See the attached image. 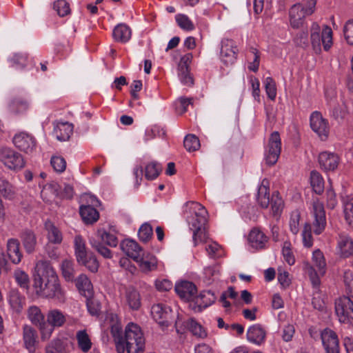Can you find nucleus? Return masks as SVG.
Wrapping results in <instances>:
<instances>
[{
  "mask_svg": "<svg viewBox=\"0 0 353 353\" xmlns=\"http://www.w3.org/2000/svg\"><path fill=\"white\" fill-rule=\"evenodd\" d=\"M35 271L32 287L36 294L43 298L63 300L64 293L58 276L50 263L39 261L36 264Z\"/></svg>",
  "mask_w": 353,
  "mask_h": 353,
  "instance_id": "1",
  "label": "nucleus"
},
{
  "mask_svg": "<svg viewBox=\"0 0 353 353\" xmlns=\"http://www.w3.org/2000/svg\"><path fill=\"white\" fill-rule=\"evenodd\" d=\"M121 326L118 321L112 325L111 332L114 337L118 353H143L145 339L141 327L134 323L125 327L124 338L120 336Z\"/></svg>",
  "mask_w": 353,
  "mask_h": 353,
  "instance_id": "2",
  "label": "nucleus"
},
{
  "mask_svg": "<svg viewBox=\"0 0 353 353\" xmlns=\"http://www.w3.org/2000/svg\"><path fill=\"white\" fill-rule=\"evenodd\" d=\"M184 216L193 231V242L194 246H196L205 239L204 226L208 221V212L199 203L189 201L185 205Z\"/></svg>",
  "mask_w": 353,
  "mask_h": 353,
  "instance_id": "3",
  "label": "nucleus"
},
{
  "mask_svg": "<svg viewBox=\"0 0 353 353\" xmlns=\"http://www.w3.org/2000/svg\"><path fill=\"white\" fill-rule=\"evenodd\" d=\"M332 30L327 26L321 29L320 26L313 23L310 28V41L313 50L316 53L321 51V44L325 51H328L332 46Z\"/></svg>",
  "mask_w": 353,
  "mask_h": 353,
  "instance_id": "4",
  "label": "nucleus"
},
{
  "mask_svg": "<svg viewBox=\"0 0 353 353\" xmlns=\"http://www.w3.org/2000/svg\"><path fill=\"white\" fill-rule=\"evenodd\" d=\"M312 265L305 264V270L309 275L310 281L314 287L320 285L319 276H323L326 272V262L324 255L319 250H316L312 253Z\"/></svg>",
  "mask_w": 353,
  "mask_h": 353,
  "instance_id": "5",
  "label": "nucleus"
},
{
  "mask_svg": "<svg viewBox=\"0 0 353 353\" xmlns=\"http://www.w3.org/2000/svg\"><path fill=\"white\" fill-rule=\"evenodd\" d=\"M335 313L341 323L353 327V301L347 296L335 301Z\"/></svg>",
  "mask_w": 353,
  "mask_h": 353,
  "instance_id": "6",
  "label": "nucleus"
},
{
  "mask_svg": "<svg viewBox=\"0 0 353 353\" xmlns=\"http://www.w3.org/2000/svg\"><path fill=\"white\" fill-rule=\"evenodd\" d=\"M0 161L7 168L12 170H20L25 165L21 154L7 147L0 148Z\"/></svg>",
  "mask_w": 353,
  "mask_h": 353,
  "instance_id": "7",
  "label": "nucleus"
},
{
  "mask_svg": "<svg viewBox=\"0 0 353 353\" xmlns=\"http://www.w3.org/2000/svg\"><path fill=\"white\" fill-rule=\"evenodd\" d=\"M172 309L163 303H157L151 308V315L162 330H165L172 323Z\"/></svg>",
  "mask_w": 353,
  "mask_h": 353,
  "instance_id": "8",
  "label": "nucleus"
},
{
  "mask_svg": "<svg viewBox=\"0 0 353 353\" xmlns=\"http://www.w3.org/2000/svg\"><path fill=\"white\" fill-rule=\"evenodd\" d=\"M281 150V141L278 132L270 134L265 148V159L268 165H274L280 156Z\"/></svg>",
  "mask_w": 353,
  "mask_h": 353,
  "instance_id": "9",
  "label": "nucleus"
},
{
  "mask_svg": "<svg viewBox=\"0 0 353 353\" xmlns=\"http://www.w3.org/2000/svg\"><path fill=\"white\" fill-rule=\"evenodd\" d=\"M310 128L322 140L325 141L330 134V125L327 119H325L318 111L313 112L310 117Z\"/></svg>",
  "mask_w": 353,
  "mask_h": 353,
  "instance_id": "10",
  "label": "nucleus"
},
{
  "mask_svg": "<svg viewBox=\"0 0 353 353\" xmlns=\"http://www.w3.org/2000/svg\"><path fill=\"white\" fill-rule=\"evenodd\" d=\"M311 213L314 218L312 222L314 232L316 234H320L325 228L326 217L323 204L319 199L313 201Z\"/></svg>",
  "mask_w": 353,
  "mask_h": 353,
  "instance_id": "11",
  "label": "nucleus"
},
{
  "mask_svg": "<svg viewBox=\"0 0 353 353\" xmlns=\"http://www.w3.org/2000/svg\"><path fill=\"white\" fill-rule=\"evenodd\" d=\"M12 141L18 149L26 153H30L36 148L37 142L34 137L25 132L16 134Z\"/></svg>",
  "mask_w": 353,
  "mask_h": 353,
  "instance_id": "12",
  "label": "nucleus"
},
{
  "mask_svg": "<svg viewBox=\"0 0 353 353\" xmlns=\"http://www.w3.org/2000/svg\"><path fill=\"white\" fill-rule=\"evenodd\" d=\"M289 23L293 29H299L305 23V17L308 14L305 12L301 3L294 4L289 10Z\"/></svg>",
  "mask_w": 353,
  "mask_h": 353,
  "instance_id": "13",
  "label": "nucleus"
},
{
  "mask_svg": "<svg viewBox=\"0 0 353 353\" xmlns=\"http://www.w3.org/2000/svg\"><path fill=\"white\" fill-rule=\"evenodd\" d=\"M138 264L140 270L148 274L155 271L158 267V260L152 253L143 251L139 255V259L135 261Z\"/></svg>",
  "mask_w": 353,
  "mask_h": 353,
  "instance_id": "14",
  "label": "nucleus"
},
{
  "mask_svg": "<svg viewBox=\"0 0 353 353\" xmlns=\"http://www.w3.org/2000/svg\"><path fill=\"white\" fill-rule=\"evenodd\" d=\"M221 59L225 65H232L236 59V50L234 41L224 39L221 41Z\"/></svg>",
  "mask_w": 353,
  "mask_h": 353,
  "instance_id": "15",
  "label": "nucleus"
},
{
  "mask_svg": "<svg viewBox=\"0 0 353 353\" xmlns=\"http://www.w3.org/2000/svg\"><path fill=\"white\" fill-rule=\"evenodd\" d=\"M321 340L327 353H339V339L334 331L324 330L321 332Z\"/></svg>",
  "mask_w": 353,
  "mask_h": 353,
  "instance_id": "16",
  "label": "nucleus"
},
{
  "mask_svg": "<svg viewBox=\"0 0 353 353\" xmlns=\"http://www.w3.org/2000/svg\"><path fill=\"white\" fill-rule=\"evenodd\" d=\"M321 169L325 171H333L337 168L339 163V157L334 152H322L318 158Z\"/></svg>",
  "mask_w": 353,
  "mask_h": 353,
  "instance_id": "17",
  "label": "nucleus"
},
{
  "mask_svg": "<svg viewBox=\"0 0 353 353\" xmlns=\"http://www.w3.org/2000/svg\"><path fill=\"white\" fill-rule=\"evenodd\" d=\"M175 291L181 299L187 301H193L196 288L192 282L182 281L176 285Z\"/></svg>",
  "mask_w": 353,
  "mask_h": 353,
  "instance_id": "18",
  "label": "nucleus"
},
{
  "mask_svg": "<svg viewBox=\"0 0 353 353\" xmlns=\"http://www.w3.org/2000/svg\"><path fill=\"white\" fill-rule=\"evenodd\" d=\"M336 251L341 257L347 258L353 254V241L345 235L340 234L337 240Z\"/></svg>",
  "mask_w": 353,
  "mask_h": 353,
  "instance_id": "19",
  "label": "nucleus"
},
{
  "mask_svg": "<svg viewBox=\"0 0 353 353\" xmlns=\"http://www.w3.org/2000/svg\"><path fill=\"white\" fill-rule=\"evenodd\" d=\"M256 202L262 208H268L270 205V182L266 179L261 181L258 188Z\"/></svg>",
  "mask_w": 353,
  "mask_h": 353,
  "instance_id": "20",
  "label": "nucleus"
},
{
  "mask_svg": "<svg viewBox=\"0 0 353 353\" xmlns=\"http://www.w3.org/2000/svg\"><path fill=\"white\" fill-rule=\"evenodd\" d=\"M266 332L259 324L250 326L247 331V339L250 342L260 345L265 339Z\"/></svg>",
  "mask_w": 353,
  "mask_h": 353,
  "instance_id": "21",
  "label": "nucleus"
},
{
  "mask_svg": "<svg viewBox=\"0 0 353 353\" xmlns=\"http://www.w3.org/2000/svg\"><path fill=\"white\" fill-rule=\"evenodd\" d=\"M250 246L256 250L263 249L268 243V237L257 228L252 229L248 236Z\"/></svg>",
  "mask_w": 353,
  "mask_h": 353,
  "instance_id": "22",
  "label": "nucleus"
},
{
  "mask_svg": "<svg viewBox=\"0 0 353 353\" xmlns=\"http://www.w3.org/2000/svg\"><path fill=\"white\" fill-rule=\"evenodd\" d=\"M124 300L125 304L131 310H137L141 307V302L140 294L132 287H129L125 289Z\"/></svg>",
  "mask_w": 353,
  "mask_h": 353,
  "instance_id": "23",
  "label": "nucleus"
},
{
  "mask_svg": "<svg viewBox=\"0 0 353 353\" xmlns=\"http://www.w3.org/2000/svg\"><path fill=\"white\" fill-rule=\"evenodd\" d=\"M23 339L28 352H34L37 343V334L35 330L29 325H25L23 329Z\"/></svg>",
  "mask_w": 353,
  "mask_h": 353,
  "instance_id": "24",
  "label": "nucleus"
},
{
  "mask_svg": "<svg viewBox=\"0 0 353 353\" xmlns=\"http://www.w3.org/2000/svg\"><path fill=\"white\" fill-rule=\"evenodd\" d=\"M120 246L122 251L134 261L143 251L136 241L130 239L123 241Z\"/></svg>",
  "mask_w": 353,
  "mask_h": 353,
  "instance_id": "25",
  "label": "nucleus"
},
{
  "mask_svg": "<svg viewBox=\"0 0 353 353\" xmlns=\"http://www.w3.org/2000/svg\"><path fill=\"white\" fill-rule=\"evenodd\" d=\"M7 254L13 263L18 264L21 262L23 255L20 250V243L17 239H10L8 241Z\"/></svg>",
  "mask_w": 353,
  "mask_h": 353,
  "instance_id": "26",
  "label": "nucleus"
},
{
  "mask_svg": "<svg viewBox=\"0 0 353 353\" xmlns=\"http://www.w3.org/2000/svg\"><path fill=\"white\" fill-rule=\"evenodd\" d=\"M73 132V125L68 122H57L54 125V133L59 141L69 139Z\"/></svg>",
  "mask_w": 353,
  "mask_h": 353,
  "instance_id": "27",
  "label": "nucleus"
},
{
  "mask_svg": "<svg viewBox=\"0 0 353 353\" xmlns=\"http://www.w3.org/2000/svg\"><path fill=\"white\" fill-rule=\"evenodd\" d=\"M75 285L79 292L86 297H90L92 294L93 286L85 274H80L75 280H74Z\"/></svg>",
  "mask_w": 353,
  "mask_h": 353,
  "instance_id": "28",
  "label": "nucleus"
},
{
  "mask_svg": "<svg viewBox=\"0 0 353 353\" xmlns=\"http://www.w3.org/2000/svg\"><path fill=\"white\" fill-rule=\"evenodd\" d=\"M132 35L130 28L124 23L118 24L113 30L112 36L114 41L120 43L128 42Z\"/></svg>",
  "mask_w": 353,
  "mask_h": 353,
  "instance_id": "29",
  "label": "nucleus"
},
{
  "mask_svg": "<svg viewBox=\"0 0 353 353\" xmlns=\"http://www.w3.org/2000/svg\"><path fill=\"white\" fill-rule=\"evenodd\" d=\"M45 229L47 232V239L50 243L60 244L63 240V235L60 230L51 221H46Z\"/></svg>",
  "mask_w": 353,
  "mask_h": 353,
  "instance_id": "30",
  "label": "nucleus"
},
{
  "mask_svg": "<svg viewBox=\"0 0 353 353\" xmlns=\"http://www.w3.org/2000/svg\"><path fill=\"white\" fill-rule=\"evenodd\" d=\"M66 339H54L46 347V353H68Z\"/></svg>",
  "mask_w": 353,
  "mask_h": 353,
  "instance_id": "31",
  "label": "nucleus"
},
{
  "mask_svg": "<svg viewBox=\"0 0 353 353\" xmlns=\"http://www.w3.org/2000/svg\"><path fill=\"white\" fill-rule=\"evenodd\" d=\"M80 214L83 221L87 224L96 222L99 217L97 210L89 205L81 206Z\"/></svg>",
  "mask_w": 353,
  "mask_h": 353,
  "instance_id": "32",
  "label": "nucleus"
},
{
  "mask_svg": "<svg viewBox=\"0 0 353 353\" xmlns=\"http://www.w3.org/2000/svg\"><path fill=\"white\" fill-rule=\"evenodd\" d=\"M8 302L11 307L19 312L25 304V298L17 290H11L8 294Z\"/></svg>",
  "mask_w": 353,
  "mask_h": 353,
  "instance_id": "33",
  "label": "nucleus"
},
{
  "mask_svg": "<svg viewBox=\"0 0 353 353\" xmlns=\"http://www.w3.org/2000/svg\"><path fill=\"white\" fill-rule=\"evenodd\" d=\"M59 185L54 182L48 183L43 186L41 195L47 202L53 201L59 195Z\"/></svg>",
  "mask_w": 353,
  "mask_h": 353,
  "instance_id": "34",
  "label": "nucleus"
},
{
  "mask_svg": "<svg viewBox=\"0 0 353 353\" xmlns=\"http://www.w3.org/2000/svg\"><path fill=\"white\" fill-rule=\"evenodd\" d=\"M47 321L49 324L54 327H61L65 323L66 318L62 312L54 309L48 313Z\"/></svg>",
  "mask_w": 353,
  "mask_h": 353,
  "instance_id": "35",
  "label": "nucleus"
},
{
  "mask_svg": "<svg viewBox=\"0 0 353 353\" xmlns=\"http://www.w3.org/2000/svg\"><path fill=\"white\" fill-rule=\"evenodd\" d=\"M78 347L83 352H88L92 347V342L85 330H79L76 334Z\"/></svg>",
  "mask_w": 353,
  "mask_h": 353,
  "instance_id": "36",
  "label": "nucleus"
},
{
  "mask_svg": "<svg viewBox=\"0 0 353 353\" xmlns=\"http://www.w3.org/2000/svg\"><path fill=\"white\" fill-rule=\"evenodd\" d=\"M74 251L77 261H81L88 255L87 252L85 242L79 235L76 236L74 240Z\"/></svg>",
  "mask_w": 353,
  "mask_h": 353,
  "instance_id": "37",
  "label": "nucleus"
},
{
  "mask_svg": "<svg viewBox=\"0 0 353 353\" xmlns=\"http://www.w3.org/2000/svg\"><path fill=\"white\" fill-rule=\"evenodd\" d=\"M205 250L208 256L212 259H219L225 255L223 248L214 241L208 242Z\"/></svg>",
  "mask_w": 353,
  "mask_h": 353,
  "instance_id": "38",
  "label": "nucleus"
},
{
  "mask_svg": "<svg viewBox=\"0 0 353 353\" xmlns=\"http://www.w3.org/2000/svg\"><path fill=\"white\" fill-rule=\"evenodd\" d=\"M214 301V294L210 291L202 292L199 295L195 296L193 300L200 308L207 307L210 305Z\"/></svg>",
  "mask_w": 353,
  "mask_h": 353,
  "instance_id": "39",
  "label": "nucleus"
},
{
  "mask_svg": "<svg viewBox=\"0 0 353 353\" xmlns=\"http://www.w3.org/2000/svg\"><path fill=\"white\" fill-rule=\"evenodd\" d=\"M310 184L313 190L320 194L323 192L324 189V181L322 176L315 170L310 173Z\"/></svg>",
  "mask_w": 353,
  "mask_h": 353,
  "instance_id": "40",
  "label": "nucleus"
},
{
  "mask_svg": "<svg viewBox=\"0 0 353 353\" xmlns=\"http://www.w3.org/2000/svg\"><path fill=\"white\" fill-rule=\"evenodd\" d=\"M23 246L27 252L31 253L34 250L37 239L34 234L30 231L24 232L21 236Z\"/></svg>",
  "mask_w": 353,
  "mask_h": 353,
  "instance_id": "41",
  "label": "nucleus"
},
{
  "mask_svg": "<svg viewBox=\"0 0 353 353\" xmlns=\"http://www.w3.org/2000/svg\"><path fill=\"white\" fill-rule=\"evenodd\" d=\"M14 278L20 288L26 290H29L30 277L27 272L21 269H17L14 272Z\"/></svg>",
  "mask_w": 353,
  "mask_h": 353,
  "instance_id": "42",
  "label": "nucleus"
},
{
  "mask_svg": "<svg viewBox=\"0 0 353 353\" xmlns=\"http://www.w3.org/2000/svg\"><path fill=\"white\" fill-rule=\"evenodd\" d=\"M61 270L62 276L65 281H74L75 271L74 269V263L72 261L68 259L63 261L61 265Z\"/></svg>",
  "mask_w": 353,
  "mask_h": 353,
  "instance_id": "43",
  "label": "nucleus"
},
{
  "mask_svg": "<svg viewBox=\"0 0 353 353\" xmlns=\"http://www.w3.org/2000/svg\"><path fill=\"white\" fill-rule=\"evenodd\" d=\"M28 317L29 320L34 325H39L44 322V315L40 308L33 305L28 310Z\"/></svg>",
  "mask_w": 353,
  "mask_h": 353,
  "instance_id": "44",
  "label": "nucleus"
},
{
  "mask_svg": "<svg viewBox=\"0 0 353 353\" xmlns=\"http://www.w3.org/2000/svg\"><path fill=\"white\" fill-rule=\"evenodd\" d=\"M161 170V165L157 162H150L145 167V176L148 180H153L159 175Z\"/></svg>",
  "mask_w": 353,
  "mask_h": 353,
  "instance_id": "45",
  "label": "nucleus"
},
{
  "mask_svg": "<svg viewBox=\"0 0 353 353\" xmlns=\"http://www.w3.org/2000/svg\"><path fill=\"white\" fill-rule=\"evenodd\" d=\"M99 241L101 240L108 245L116 247L118 244V239L113 234L107 232L103 230H99L97 232L96 238Z\"/></svg>",
  "mask_w": 353,
  "mask_h": 353,
  "instance_id": "46",
  "label": "nucleus"
},
{
  "mask_svg": "<svg viewBox=\"0 0 353 353\" xmlns=\"http://www.w3.org/2000/svg\"><path fill=\"white\" fill-rule=\"evenodd\" d=\"M188 327L192 334L197 338L204 339L207 336V332L204 327L194 319H190L187 323Z\"/></svg>",
  "mask_w": 353,
  "mask_h": 353,
  "instance_id": "47",
  "label": "nucleus"
},
{
  "mask_svg": "<svg viewBox=\"0 0 353 353\" xmlns=\"http://www.w3.org/2000/svg\"><path fill=\"white\" fill-rule=\"evenodd\" d=\"M270 204H271V208L273 214L277 215L282 212L284 203L281 196L278 192H274L272 194Z\"/></svg>",
  "mask_w": 353,
  "mask_h": 353,
  "instance_id": "48",
  "label": "nucleus"
},
{
  "mask_svg": "<svg viewBox=\"0 0 353 353\" xmlns=\"http://www.w3.org/2000/svg\"><path fill=\"white\" fill-rule=\"evenodd\" d=\"M10 62L13 68L16 69H23L27 65L28 57L27 55L23 53H14L10 58Z\"/></svg>",
  "mask_w": 353,
  "mask_h": 353,
  "instance_id": "49",
  "label": "nucleus"
},
{
  "mask_svg": "<svg viewBox=\"0 0 353 353\" xmlns=\"http://www.w3.org/2000/svg\"><path fill=\"white\" fill-rule=\"evenodd\" d=\"M178 26L185 31H191L194 29V25L190 19L185 14H177L175 16Z\"/></svg>",
  "mask_w": 353,
  "mask_h": 353,
  "instance_id": "50",
  "label": "nucleus"
},
{
  "mask_svg": "<svg viewBox=\"0 0 353 353\" xmlns=\"http://www.w3.org/2000/svg\"><path fill=\"white\" fill-rule=\"evenodd\" d=\"M92 247L105 258L110 259L112 255L111 251L104 246L98 239L92 237L90 239Z\"/></svg>",
  "mask_w": 353,
  "mask_h": 353,
  "instance_id": "51",
  "label": "nucleus"
},
{
  "mask_svg": "<svg viewBox=\"0 0 353 353\" xmlns=\"http://www.w3.org/2000/svg\"><path fill=\"white\" fill-rule=\"evenodd\" d=\"M185 148L189 152L197 150L200 148L199 139L193 134L187 135L183 141Z\"/></svg>",
  "mask_w": 353,
  "mask_h": 353,
  "instance_id": "52",
  "label": "nucleus"
},
{
  "mask_svg": "<svg viewBox=\"0 0 353 353\" xmlns=\"http://www.w3.org/2000/svg\"><path fill=\"white\" fill-rule=\"evenodd\" d=\"M343 212L347 223L353 226V198H347L344 201Z\"/></svg>",
  "mask_w": 353,
  "mask_h": 353,
  "instance_id": "53",
  "label": "nucleus"
},
{
  "mask_svg": "<svg viewBox=\"0 0 353 353\" xmlns=\"http://www.w3.org/2000/svg\"><path fill=\"white\" fill-rule=\"evenodd\" d=\"M79 263L85 265L90 271L96 272L98 270L99 264L97 258L92 254H88L81 261H78Z\"/></svg>",
  "mask_w": 353,
  "mask_h": 353,
  "instance_id": "54",
  "label": "nucleus"
},
{
  "mask_svg": "<svg viewBox=\"0 0 353 353\" xmlns=\"http://www.w3.org/2000/svg\"><path fill=\"white\" fill-rule=\"evenodd\" d=\"M300 219L301 213L298 210H295L292 212L289 221V226L290 231L294 234H296L299 232L300 229Z\"/></svg>",
  "mask_w": 353,
  "mask_h": 353,
  "instance_id": "55",
  "label": "nucleus"
},
{
  "mask_svg": "<svg viewBox=\"0 0 353 353\" xmlns=\"http://www.w3.org/2000/svg\"><path fill=\"white\" fill-rule=\"evenodd\" d=\"M263 83L268 98L271 100H274L276 96V87L275 81L272 77H267L264 80Z\"/></svg>",
  "mask_w": 353,
  "mask_h": 353,
  "instance_id": "56",
  "label": "nucleus"
},
{
  "mask_svg": "<svg viewBox=\"0 0 353 353\" xmlns=\"http://www.w3.org/2000/svg\"><path fill=\"white\" fill-rule=\"evenodd\" d=\"M51 165L54 170L57 172L61 173L66 168V161L65 159L61 156H53L50 161Z\"/></svg>",
  "mask_w": 353,
  "mask_h": 353,
  "instance_id": "57",
  "label": "nucleus"
},
{
  "mask_svg": "<svg viewBox=\"0 0 353 353\" xmlns=\"http://www.w3.org/2000/svg\"><path fill=\"white\" fill-rule=\"evenodd\" d=\"M54 9L60 17H64L70 13L69 3L65 0H57L54 3Z\"/></svg>",
  "mask_w": 353,
  "mask_h": 353,
  "instance_id": "58",
  "label": "nucleus"
},
{
  "mask_svg": "<svg viewBox=\"0 0 353 353\" xmlns=\"http://www.w3.org/2000/svg\"><path fill=\"white\" fill-rule=\"evenodd\" d=\"M192 104L191 98L180 97L174 101L176 112L179 114H183L187 111V108Z\"/></svg>",
  "mask_w": 353,
  "mask_h": 353,
  "instance_id": "59",
  "label": "nucleus"
},
{
  "mask_svg": "<svg viewBox=\"0 0 353 353\" xmlns=\"http://www.w3.org/2000/svg\"><path fill=\"white\" fill-rule=\"evenodd\" d=\"M139 237L141 241L146 242L152 235V228L149 223H143L139 228Z\"/></svg>",
  "mask_w": 353,
  "mask_h": 353,
  "instance_id": "60",
  "label": "nucleus"
},
{
  "mask_svg": "<svg viewBox=\"0 0 353 353\" xmlns=\"http://www.w3.org/2000/svg\"><path fill=\"white\" fill-rule=\"evenodd\" d=\"M302 239L304 246L310 248L313 244L312 236L311 232V225L310 223H305L302 232Z\"/></svg>",
  "mask_w": 353,
  "mask_h": 353,
  "instance_id": "61",
  "label": "nucleus"
},
{
  "mask_svg": "<svg viewBox=\"0 0 353 353\" xmlns=\"http://www.w3.org/2000/svg\"><path fill=\"white\" fill-rule=\"evenodd\" d=\"M282 254L284 260L290 265H292L295 262L294 256L291 250V244L289 242H285L283 243Z\"/></svg>",
  "mask_w": 353,
  "mask_h": 353,
  "instance_id": "62",
  "label": "nucleus"
},
{
  "mask_svg": "<svg viewBox=\"0 0 353 353\" xmlns=\"http://www.w3.org/2000/svg\"><path fill=\"white\" fill-rule=\"evenodd\" d=\"M178 76L183 85L187 86L193 85L194 81L190 73V69L178 70Z\"/></svg>",
  "mask_w": 353,
  "mask_h": 353,
  "instance_id": "63",
  "label": "nucleus"
},
{
  "mask_svg": "<svg viewBox=\"0 0 353 353\" xmlns=\"http://www.w3.org/2000/svg\"><path fill=\"white\" fill-rule=\"evenodd\" d=\"M343 34L347 43L353 46V19H350L345 23Z\"/></svg>",
  "mask_w": 353,
  "mask_h": 353,
  "instance_id": "64",
  "label": "nucleus"
}]
</instances>
